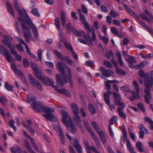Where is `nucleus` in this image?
<instances>
[{
  "mask_svg": "<svg viewBox=\"0 0 153 153\" xmlns=\"http://www.w3.org/2000/svg\"><path fill=\"white\" fill-rule=\"evenodd\" d=\"M4 88L8 91L13 92V87L8 84V82H6L4 84Z\"/></svg>",
  "mask_w": 153,
  "mask_h": 153,
  "instance_id": "c9c22d12",
  "label": "nucleus"
},
{
  "mask_svg": "<svg viewBox=\"0 0 153 153\" xmlns=\"http://www.w3.org/2000/svg\"><path fill=\"white\" fill-rule=\"evenodd\" d=\"M32 23V21L31 23L28 24L30 25V28L32 29V31L33 34L34 35V37L36 39L38 38V36L39 33L38 32L37 30L36 26L33 24H31Z\"/></svg>",
  "mask_w": 153,
  "mask_h": 153,
  "instance_id": "aec40b11",
  "label": "nucleus"
},
{
  "mask_svg": "<svg viewBox=\"0 0 153 153\" xmlns=\"http://www.w3.org/2000/svg\"><path fill=\"white\" fill-rule=\"evenodd\" d=\"M42 50L40 48L39 49L37 52V54L38 57L41 62H42Z\"/></svg>",
  "mask_w": 153,
  "mask_h": 153,
  "instance_id": "603ef678",
  "label": "nucleus"
},
{
  "mask_svg": "<svg viewBox=\"0 0 153 153\" xmlns=\"http://www.w3.org/2000/svg\"><path fill=\"white\" fill-rule=\"evenodd\" d=\"M34 72L35 76L38 78L40 80L41 79V78L43 77V76H41V70L40 68L39 69H37L36 70L34 71Z\"/></svg>",
  "mask_w": 153,
  "mask_h": 153,
  "instance_id": "72a5a7b5",
  "label": "nucleus"
},
{
  "mask_svg": "<svg viewBox=\"0 0 153 153\" xmlns=\"http://www.w3.org/2000/svg\"><path fill=\"white\" fill-rule=\"evenodd\" d=\"M0 53L5 56V58L8 62H11L12 56L7 49L1 45H0Z\"/></svg>",
  "mask_w": 153,
  "mask_h": 153,
  "instance_id": "423d86ee",
  "label": "nucleus"
},
{
  "mask_svg": "<svg viewBox=\"0 0 153 153\" xmlns=\"http://www.w3.org/2000/svg\"><path fill=\"white\" fill-rule=\"evenodd\" d=\"M114 97V102L116 105H118L121 100V96L120 94L116 92H113Z\"/></svg>",
  "mask_w": 153,
  "mask_h": 153,
  "instance_id": "dca6fc26",
  "label": "nucleus"
},
{
  "mask_svg": "<svg viewBox=\"0 0 153 153\" xmlns=\"http://www.w3.org/2000/svg\"><path fill=\"white\" fill-rule=\"evenodd\" d=\"M84 144L86 147V150L91 149L93 152L96 151V147L94 146L90 147L89 146V144L88 141H84Z\"/></svg>",
  "mask_w": 153,
  "mask_h": 153,
  "instance_id": "f704fd0d",
  "label": "nucleus"
},
{
  "mask_svg": "<svg viewBox=\"0 0 153 153\" xmlns=\"http://www.w3.org/2000/svg\"><path fill=\"white\" fill-rule=\"evenodd\" d=\"M83 121L84 124L88 132L90 133L93 139L95 141L96 145L99 148V149H100L101 145L98 138L95 136L94 133L92 131L88 121L85 120H84Z\"/></svg>",
  "mask_w": 153,
  "mask_h": 153,
  "instance_id": "20e7f679",
  "label": "nucleus"
},
{
  "mask_svg": "<svg viewBox=\"0 0 153 153\" xmlns=\"http://www.w3.org/2000/svg\"><path fill=\"white\" fill-rule=\"evenodd\" d=\"M44 105L40 102L35 101L31 104V107L34 111L42 112H43V107Z\"/></svg>",
  "mask_w": 153,
  "mask_h": 153,
  "instance_id": "1a4fd4ad",
  "label": "nucleus"
},
{
  "mask_svg": "<svg viewBox=\"0 0 153 153\" xmlns=\"http://www.w3.org/2000/svg\"><path fill=\"white\" fill-rule=\"evenodd\" d=\"M127 148L128 150L129 151L130 153H136L134 150V149L133 146H132L129 140H127L126 144Z\"/></svg>",
  "mask_w": 153,
  "mask_h": 153,
  "instance_id": "bb28decb",
  "label": "nucleus"
},
{
  "mask_svg": "<svg viewBox=\"0 0 153 153\" xmlns=\"http://www.w3.org/2000/svg\"><path fill=\"white\" fill-rule=\"evenodd\" d=\"M7 102V100L5 96L1 97L0 96V102L3 105H4L5 102Z\"/></svg>",
  "mask_w": 153,
  "mask_h": 153,
  "instance_id": "864d4df0",
  "label": "nucleus"
},
{
  "mask_svg": "<svg viewBox=\"0 0 153 153\" xmlns=\"http://www.w3.org/2000/svg\"><path fill=\"white\" fill-rule=\"evenodd\" d=\"M137 20V22L147 31L149 32H151L152 31V30L145 24V23L142 21H140L139 20Z\"/></svg>",
  "mask_w": 153,
  "mask_h": 153,
  "instance_id": "7c9ffc66",
  "label": "nucleus"
},
{
  "mask_svg": "<svg viewBox=\"0 0 153 153\" xmlns=\"http://www.w3.org/2000/svg\"><path fill=\"white\" fill-rule=\"evenodd\" d=\"M133 84L135 87V89L137 92V94H136L135 92L132 91H130L131 92L133 96L132 97H130L129 98L130 100L131 101H134L136 98L139 99L140 98V96L138 94L140 91L139 86L136 81L134 82Z\"/></svg>",
  "mask_w": 153,
  "mask_h": 153,
  "instance_id": "0eeeda50",
  "label": "nucleus"
},
{
  "mask_svg": "<svg viewBox=\"0 0 153 153\" xmlns=\"http://www.w3.org/2000/svg\"><path fill=\"white\" fill-rule=\"evenodd\" d=\"M92 38L91 39L90 36L84 35L83 37L87 41L88 44L91 46L93 45V41H97L96 35L95 34V31L94 29H93L91 31Z\"/></svg>",
  "mask_w": 153,
  "mask_h": 153,
  "instance_id": "39448f33",
  "label": "nucleus"
},
{
  "mask_svg": "<svg viewBox=\"0 0 153 153\" xmlns=\"http://www.w3.org/2000/svg\"><path fill=\"white\" fill-rule=\"evenodd\" d=\"M21 26L22 30L23 31L24 38L26 42L29 43L30 40L33 41V37L32 35L31 31L28 27L25 24H23L19 22Z\"/></svg>",
  "mask_w": 153,
  "mask_h": 153,
  "instance_id": "7ed1b4c3",
  "label": "nucleus"
},
{
  "mask_svg": "<svg viewBox=\"0 0 153 153\" xmlns=\"http://www.w3.org/2000/svg\"><path fill=\"white\" fill-rule=\"evenodd\" d=\"M43 108V111L46 114H51V113L53 112L54 111V109L51 107H48L44 105Z\"/></svg>",
  "mask_w": 153,
  "mask_h": 153,
  "instance_id": "cd10ccee",
  "label": "nucleus"
},
{
  "mask_svg": "<svg viewBox=\"0 0 153 153\" xmlns=\"http://www.w3.org/2000/svg\"><path fill=\"white\" fill-rule=\"evenodd\" d=\"M70 141L74 147L79 145V140L77 139L73 138Z\"/></svg>",
  "mask_w": 153,
  "mask_h": 153,
  "instance_id": "4c0bfd02",
  "label": "nucleus"
},
{
  "mask_svg": "<svg viewBox=\"0 0 153 153\" xmlns=\"http://www.w3.org/2000/svg\"><path fill=\"white\" fill-rule=\"evenodd\" d=\"M144 120L145 122L149 123V124L153 123V121L151 118L148 117H145Z\"/></svg>",
  "mask_w": 153,
  "mask_h": 153,
  "instance_id": "69168bd1",
  "label": "nucleus"
},
{
  "mask_svg": "<svg viewBox=\"0 0 153 153\" xmlns=\"http://www.w3.org/2000/svg\"><path fill=\"white\" fill-rule=\"evenodd\" d=\"M92 125L94 128L95 130L98 133L100 132L101 131H100V128L97 124L96 122L95 121H93L92 122Z\"/></svg>",
  "mask_w": 153,
  "mask_h": 153,
  "instance_id": "c03bdc74",
  "label": "nucleus"
},
{
  "mask_svg": "<svg viewBox=\"0 0 153 153\" xmlns=\"http://www.w3.org/2000/svg\"><path fill=\"white\" fill-rule=\"evenodd\" d=\"M31 13L36 16L39 17L40 16L38 9L36 8L32 9L31 10Z\"/></svg>",
  "mask_w": 153,
  "mask_h": 153,
  "instance_id": "79ce46f5",
  "label": "nucleus"
},
{
  "mask_svg": "<svg viewBox=\"0 0 153 153\" xmlns=\"http://www.w3.org/2000/svg\"><path fill=\"white\" fill-rule=\"evenodd\" d=\"M103 61L104 65L107 67L109 68H112L111 64L109 61L106 60H104Z\"/></svg>",
  "mask_w": 153,
  "mask_h": 153,
  "instance_id": "052dcab7",
  "label": "nucleus"
},
{
  "mask_svg": "<svg viewBox=\"0 0 153 153\" xmlns=\"http://www.w3.org/2000/svg\"><path fill=\"white\" fill-rule=\"evenodd\" d=\"M138 74L141 77H144V84L146 88L144 90L146 95L144 96L145 101L147 104L150 103L149 100L151 98V94L150 91V88H152L153 85V78H151L147 79L148 76L144 72L143 70H141L138 71Z\"/></svg>",
  "mask_w": 153,
  "mask_h": 153,
  "instance_id": "f257e3e1",
  "label": "nucleus"
},
{
  "mask_svg": "<svg viewBox=\"0 0 153 153\" xmlns=\"http://www.w3.org/2000/svg\"><path fill=\"white\" fill-rule=\"evenodd\" d=\"M14 4L15 9L19 13V17L18 18L19 21L20 20L22 22L27 24H30L31 22L30 17L27 15L26 11L24 9L20 10L19 4L16 0H15Z\"/></svg>",
  "mask_w": 153,
  "mask_h": 153,
  "instance_id": "f03ea898",
  "label": "nucleus"
},
{
  "mask_svg": "<svg viewBox=\"0 0 153 153\" xmlns=\"http://www.w3.org/2000/svg\"><path fill=\"white\" fill-rule=\"evenodd\" d=\"M60 19L62 25L64 27L65 26V24L66 21V18L65 14V13L63 11H61L60 15Z\"/></svg>",
  "mask_w": 153,
  "mask_h": 153,
  "instance_id": "a878e982",
  "label": "nucleus"
},
{
  "mask_svg": "<svg viewBox=\"0 0 153 153\" xmlns=\"http://www.w3.org/2000/svg\"><path fill=\"white\" fill-rule=\"evenodd\" d=\"M61 113L63 117L62 118V122L66 126H67L68 127L69 123L68 120H69V122L72 120L70 116L68 115L67 112L64 110H62L61 111Z\"/></svg>",
  "mask_w": 153,
  "mask_h": 153,
  "instance_id": "6e6552de",
  "label": "nucleus"
},
{
  "mask_svg": "<svg viewBox=\"0 0 153 153\" xmlns=\"http://www.w3.org/2000/svg\"><path fill=\"white\" fill-rule=\"evenodd\" d=\"M70 126L69 127L66 126L68 128L69 131L73 133H75L77 131L76 127L74 124L72 120L69 122Z\"/></svg>",
  "mask_w": 153,
  "mask_h": 153,
  "instance_id": "4be33fe9",
  "label": "nucleus"
},
{
  "mask_svg": "<svg viewBox=\"0 0 153 153\" xmlns=\"http://www.w3.org/2000/svg\"><path fill=\"white\" fill-rule=\"evenodd\" d=\"M117 68L116 71L117 73L119 74H121L123 75H125L126 74V73L124 71L120 69L119 68Z\"/></svg>",
  "mask_w": 153,
  "mask_h": 153,
  "instance_id": "4d7b16f0",
  "label": "nucleus"
},
{
  "mask_svg": "<svg viewBox=\"0 0 153 153\" xmlns=\"http://www.w3.org/2000/svg\"><path fill=\"white\" fill-rule=\"evenodd\" d=\"M82 24H83L85 29L89 32L92 31V29H94L93 28L90 29V26L87 22H85Z\"/></svg>",
  "mask_w": 153,
  "mask_h": 153,
  "instance_id": "5fc2aeb1",
  "label": "nucleus"
},
{
  "mask_svg": "<svg viewBox=\"0 0 153 153\" xmlns=\"http://www.w3.org/2000/svg\"><path fill=\"white\" fill-rule=\"evenodd\" d=\"M103 96L105 103L107 105H109L110 103V101L109 99V96L107 95L105 93H104L103 94Z\"/></svg>",
  "mask_w": 153,
  "mask_h": 153,
  "instance_id": "de8ad7c7",
  "label": "nucleus"
},
{
  "mask_svg": "<svg viewBox=\"0 0 153 153\" xmlns=\"http://www.w3.org/2000/svg\"><path fill=\"white\" fill-rule=\"evenodd\" d=\"M66 28L67 29V30L69 32L71 31H72L73 30H74V28L72 27L71 26V23L70 22H69L68 24L66 26Z\"/></svg>",
  "mask_w": 153,
  "mask_h": 153,
  "instance_id": "bf43d9fd",
  "label": "nucleus"
},
{
  "mask_svg": "<svg viewBox=\"0 0 153 153\" xmlns=\"http://www.w3.org/2000/svg\"><path fill=\"white\" fill-rule=\"evenodd\" d=\"M71 108L74 115L79 114V110L77 105L74 103L72 104L71 105Z\"/></svg>",
  "mask_w": 153,
  "mask_h": 153,
  "instance_id": "5701e85b",
  "label": "nucleus"
},
{
  "mask_svg": "<svg viewBox=\"0 0 153 153\" xmlns=\"http://www.w3.org/2000/svg\"><path fill=\"white\" fill-rule=\"evenodd\" d=\"M121 88L123 91L126 92H128L130 91L128 86L127 85H126L124 86L121 87Z\"/></svg>",
  "mask_w": 153,
  "mask_h": 153,
  "instance_id": "680f3d73",
  "label": "nucleus"
},
{
  "mask_svg": "<svg viewBox=\"0 0 153 153\" xmlns=\"http://www.w3.org/2000/svg\"><path fill=\"white\" fill-rule=\"evenodd\" d=\"M80 19L82 24L87 22L86 21L85 18L84 16L82 14L80 13L79 15Z\"/></svg>",
  "mask_w": 153,
  "mask_h": 153,
  "instance_id": "e2e57ef3",
  "label": "nucleus"
},
{
  "mask_svg": "<svg viewBox=\"0 0 153 153\" xmlns=\"http://www.w3.org/2000/svg\"><path fill=\"white\" fill-rule=\"evenodd\" d=\"M116 55L117 57L118 61L119 62L120 65L121 66H123V62L122 59L121 55L119 51L116 52Z\"/></svg>",
  "mask_w": 153,
  "mask_h": 153,
  "instance_id": "473e14b6",
  "label": "nucleus"
},
{
  "mask_svg": "<svg viewBox=\"0 0 153 153\" xmlns=\"http://www.w3.org/2000/svg\"><path fill=\"white\" fill-rule=\"evenodd\" d=\"M14 121L13 120H12L8 121V125L12 128H13L15 131L17 130V128L14 125Z\"/></svg>",
  "mask_w": 153,
  "mask_h": 153,
  "instance_id": "a19ab883",
  "label": "nucleus"
},
{
  "mask_svg": "<svg viewBox=\"0 0 153 153\" xmlns=\"http://www.w3.org/2000/svg\"><path fill=\"white\" fill-rule=\"evenodd\" d=\"M62 75V76H61L59 74L56 75V81L60 85H63L68 82V80L66 74Z\"/></svg>",
  "mask_w": 153,
  "mask_h": 153,
  "instance_id": "9d476101",
  "label": "nucleus"
},
{
  "mask_svg": "<svg viewBox=\"0 0 153 153\" xmlns=\"http://www.w3.org/2000/svg\"><path fill=\"white\" fill-rule=\"evenodd\" d=\"M136 147L139 152H144V150L142 148V144L141 142H137L136 144Z\"/></svg>",
  "mask_w": 153,
  "mask_h": 153,
  "instance_id": "c756f323",
  "label": "nucleus"
},
{
  "mask_svg": "<svg viewBox=\"0 0 153 153\" xmlns=\"http://www.w3.org/2000/svg\"><path fill=\"white\" fill-rule=\"evenodd\" d=\"M66 69L68 72V75L69 77V81H72V77L71 74V71L70 67L68 66L66 67Z\"/></svg>",
  "mask_w": 153,
  "mask_h": 153,
  "instance_id": "3c124183",
  "label": "nucleus"
},
{
  "mask_svg": "<svg viewBox=\"0 0 153 153\" xmlns=\"http://www.w3.org/2000/svg\"><path fill=\"white\" fill-rule=\"evenodd\" d=\"M30 64L31 66V68L34 71L36 70L37 69H39V68L38 67L37 65L35 63L32 62H30Z\"/></svg>",
  "mask_w": 153,
  "mask_h": 153,
  "instance_id": "13d9d810",
  "label": "nucleus"
},
{
  "mask_svg": "<svg viewBox=\"0 0 153 153\" xmlns=\"http://www.w3.org/2000/svg\"><path fill=\"white\" fill-rule=\"evenodd\" d=\"M54 25L58 30H59L60 29V21L58 17H56L55 19L54 22Z\"/></svg>",
  "mask_w": 153,
  "mask_h": 153,
  "instance_id": "37998d69",
  "label": "nucleus"
},
{
  "mask_svg": "<svg viewBox=\"0 0 153 153\" xmlns=\"http://www.w3.org/2000/svg\"><path fill=\"white\" fill-rule=\"evenodd\" d=\"M64 59L71 66L74 67L75 64L74 61L70 59L67 56H65L64 57Z\"/></svg>",
  "mask_w": 153,
  "mask_h": 153,
  "instance_id": "e433bc0d",
  "label": "nucleus"
},
{
  "mask_svg": "<svg viewBox=\"0 0 153 153\" xmlns=\"http://www.w3.org/2000/svg\"><path fill=\"white\" fill-rule=\"evenodd\" d=\"M137 106L138 108L142 111L144 112L145 111V107L143 104L139 103L137 104Z\"/></svg>",
  "mask_w": 153,
  "mask_h": 153,
  "instance_id": "0e129e2a",
  "label": "nucleus"
},
{
  "mask_svg": "<svg viewBox=\"0 0 153 153\" xmlns=\"http://www.w3.org/2000/svg\"><path fill=\"white\" fill-rule=\"evenodd\" d=\"M35 100L36 97L33 95H28L27 96L26 102L28 103H29L32 101H34Z\"/></svg>",
  "mask_w": 153,
  "mask_h": 153,
  "instance_id": "a18cd8bd",
  "label": "nucleus"
},
{
  "mask_svg": "<svg viewBox=\"0 0 153 153\" xmlns=\"http://www.w3.org/2000/svg\"><path fill=\"white\" fill-rule=\"evenodd\" d=\"M74 115V117L73 118V120L74 123L76 125L78 126L79 127L82 128V126L81 124L82 120L80 116L79 115V114H76Z\"/></svg>",
  "mask_w": 153,
  "mask_h": 153,
  "instance_id": "a211bd4d",
  "label": "nucleus"
},
{
  "mask_svg": "<svg viewBox=\"0 0 153 153\" xmlns=\"http://www.w3.org/2000/svg\"><path fill=\"white\" fill-rule=\"evenodd\" d=\"M54 52L59 59L61 60H63L64 59L63 55L60 52L56 50H54Z\"/></svg>",
  "mask_w": 153,
  "mask_h": 153,
  "instance_id": "49530a36",
  "label": "nucleus"
},
{
  "mask_svg": "<svg viewBox=\"0 0 153 153\" xmlns=\"http://www.w3.org/2000/svg\"><path fill=\"white\" fill-rule=\"evenodd\" d=\"M98 134L100 136V140L102 142V143L105 144L106 143V140L103 132L102 131H101Z\"/></svg>",
  "mask_w": 153,
  "mask_h": 153,
  "instance_id": "393cba45",
  "label": "nucleus"
},
{
  "mask_svg": "<svg viewBox=\"0 0 153 153\" xmlns=\"http://www.w3.org/2000/svg\"><path fill=\"white\" fill-rule=\"evenodd\" d=\"M104 55L108 59H109L111 56L113 55V53L111 51L109 52H105L104 53Z\"/></svg>",
  "mask_w": 153,
  "mask_h": 153,
  "instance_id": "774afa93",
  "label": "nucleus"
},
{
  "mask_svg": "<svg viewBox=\"0 0 153 153\" xmlns=\"http://www.w3.org/2000/svg\"><path fill=\"white\" fill-rule=\"evenodd\" d=\"M100 8L101 11L104 12L106 13L108 12V9L104 5H101Z\"/></svg>",
  "mask_w": 153,
  "mask_h": 153,
  "instance_id": "338daca9",
  "label": "nucleus"
},
{
  "mask_svg": "<svg viewBox=\"0 0 153 153\" xmlns=\"http://www.w3.org/2000/svg\"><path fill=\"white\" fill-rule=\"evenodd\" d=\"M42 116L47 120L52 122L56 121V117L52 114H43Z\"/></svg>",
  "mask_w": 153,
  "mask_h": 153,
  "instance_id": "6ab92c4d",
  "label": "nucleus"
},
{
  "mask_svg": "<svg viewBox=\"0 0 153 153\" xmlns=\"http://www.w3.org/2000/svg\"><path fill=\"white\" fill-rule=\"evenodd\" d=\"M29 79L33 87H36L37 89L40 91H42V87L41 84L38 80L35 79L30 74L29 75Z\"/></svg>",
  "mask_w": 153,
  "mask_h": 153,
  "instance_id": "9b49d317",
  "label": "nucleus"
},
{
  "mask_svg": "<svg viewBox=\"0 0 153 153\" xmlns=\"http://www.w3.org/2000/svg\"><path fill=\"white\" fill-rule=\"evenodd\" d=\"M88 106L90 112L93 114H95L96 111L94 107L91 104H88Z\"/></svg>",
  "mask_w": 153,
  "mask_h": 153,
  "instance_id": "09e8293b",
  "label": "nucleus"
},
{
  "mask_svg": "<svg viewBox=\"0 0 153 153\" xmlns=\"http://www.w3.org/2000/svg\"><path fill=\"white\" fill-rule=\"evenodd\" d=\"M127 61L128 63L130 64L129 66L130 68H132L133 67V65H132L134 62L136 63V61H135V57L133 56H129L127 60Z\"/></svg>",
  "mask_w": 153,
  "mask_h": 153,
  "instance_id": "c85d7f7f",
  "label": "nucleus"
},
{
  "mask_svg": "<svg viewBox=\"0 0 153 153\" xmlns=\"http://www.w3.org/2000/svg\"><path fill=\"white\" fill-rule=\"evenodd\" d=\"M100 71L102 73V74L104 75L106 77H109L113 73L112 71L110 70H106L103 67H101L100 68Z\"/></svg>",
  "mask_w": 153,
  "mask_h": 153,
  "instance_id": "4468645a",
  "label": "nucleus"
},
{
  "mask_svg": "<svg viewBox=\"0 0 153 153\" xmlns=\"http://www.w3.org/2000/svg\"><path fill=\"white\" fill-rule=\"evenodd\" d=\"M117 111L119 115V116L121 118L125 119L126 118V116L125 114L123 112V110H121L120 108L117 109Z\"/></svg>",
  "mask_w": 153,
  "mask_h": 153,
  "instance_id": "ea45409f",
  "label": "nucleus"
},
{
  "mask_svg": "<svg viewBox=\"0 0 153 153\" xmlns=\"http://www.w3.org/2000/svg\"><path fill=\"white\" fill-rule=\"evenodd\" d=\"M11 65L12 68L16 74L18 75L19 73H21V71L17 69L16 66L14 64L11 63Z\"/></svg>",
  "mask_w": 153,
  "mask_h": 153,
  "instance_id": "58836bf2",
  "label": "nucleus"
},
{
  "mask_svg": "<svg viewBox=\"0 0 153 153\" xmlns=\"http://www.w3.org/2000/svg\"><path fill=\"white\" fill-rule=\"evenodd\" d=\"M137 20V22L147 31L149 32H151L152 31V30L145 24V23L142 21H140L139 20Z\"/></svg>",
  "mask_w": 153,
  "mask_h": 153,
  "instance_id": "2f4dec72",
  "label": "nucleus"
},
{
  "mask_svg": "<svg viewBox=\"0 0 153 153\" xmlns=\"http://www.w3.org/2000/svg\"><path fill=\"white\" fill-rule=\"evenodd\" d=\"M41 80L43 83L46 85H51L54 83V80L52 79H49L48 77L43 76L41 78Z\"/></svg>",
  "mask_w": 153,
  "mask_h": 153,
  "instance_id": "ddd939ff",
  "label": "nucleus"
},
{
  "mask_svg": "<svg viewBox=\"0 0 153 153\" xmlns=\"http://www.w3.org/2000/svg\"><path fill=\"white\" fill-rule=\"evenodd\" d=\"M56 65L58 70L62 74H66L65 69L63 66V64L61 62H59Z\"/></svg>",
  "mask_w": 153,
  "mask_h": 153,
  "instance_id": "412c9836",
  "label": "nucleus"
},
{
  "mask_svg": "<svg viewBox=\"0 0 153 153\" xmlns=\"http://www.w3.org/2000/svg\"><path fill=\"white\" fill-rule=\"evenodd\" d=\"M109 14L113 18H116L119 16L118 14L116 12L113 10L109 12Z\"/></svg>",
  "mask_w": 153,
  "mask_h": 153,
  "instance_id": "6e6d98bb",
  "label": "nucleus"
},
{
  "mask_svg": "<svg viewBox=\"0 0 153 153\" xmlns=\"http://www.w3.org/2000/svg\"><path fill=\"white\" fill-rule=\"evenodd\" d=\"M65 47L68 49L71 52L73 50L72 45L69 43L66 42L64 44Z\"/></svg>",
  "mask_w": 153,
  "mask_h": 153,
  "instance_id": "8fccbe9b",
  "label": "nucleus"
},
{
  "mask_svg": "<svg viewBox=\"0 0 153 153\" xmlns=\"http://www.w3.org/2000/svg\"><path fill=\"white\" fill-rule=\"evenodd\" d=\"M140 129L139 137L140 138L143 139L144 137V134H149L148 130L147 129L146 127L142 124H140L139 125Z\"/></svg>",
  "mask_w": 153,
  "mask_h": 153,
  "instance_id": "f8f14e48",
  "label": "nucleus"
},
{
  "mask_svg": "<svg viewBox=\"0 0 153 153\" xmlns=\"http://www.w3.org/2000/svg\"><path fill=\"white\" fill-rule=\"evenodd\" d=\"M123 7L126 11L129 13L131 16L135 18L137 20H139L140 19V18L127 5L125 4L124 5Z\"/></svg>",
  "mask_w": 153,
  "mask_h": 153,
  "instance_id": "2eb2a0df",
  "label": "nucleus"
},
{
  "mask_svg": "<svg viewBox=\"0 0 153 153\" xmlns=\"http://www.w3.org/2000/svg\"><path fill=\"white\" fill-rule=\"evenodd\" d=\"M4 39L2 41L3 43L8 48L10 47L12 38L10 37H9L6 35H4Z\"/></svg>",
  "mask_w": 153,
  "mask_h": 153,
  "instance_id": "f3484780",
  "label": "nucleus"
},
{
  "mask_svg": "<svg viewBox=\"0 0 153 153\" xmlns=\"http://www.w3.org/2000/svg\"><path fill=\"white\" fill-rule=\"evenodd\" d=\"M24 146L28 151H29L31 153H34V152H35L33 151L32 150V149L31 147L30 143L28 140H24Z\"/></svg>",
  "mask_w": 153,
  "mask_h": 153,
  "instance_id": "b1692460",
  "label": "nucleus"
}]
</instances>
